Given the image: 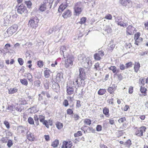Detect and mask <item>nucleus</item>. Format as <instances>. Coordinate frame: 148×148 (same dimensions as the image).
Masks as SVG:
<instances>
[{"label":"nucleus","mask_w":148,"mask_h":148,"mask_svg":"<svg viewBox=\"0 0 148 148\" xmlns=\"http://www.w3.org/2000/svg\"><path fill=\"white\" fill-rule=\"evenodd\" d=\"M74 61V57L71 56L67 57L65 61V66L66 68H71L73 65V62Z\"/></svg>","instance_id":"nucleus-4"},{"label":"nucleus","mask_w":148,"mask_h":148,"mask_svg":"<svg viewBox=\"0 0 148 148\" xmlns=\"http://www.w3.org/2000/svg\"><path fill=\"white\" fill-rule=\"evenodd\" d=\"M15 104L9 105L8 106L7 109L10 111H12L15 110Z\"/></svg>","instance_id":"nucleus-23"},{"label":"nucleus","mask_w":148,"mask_h":148,"mask_svg":"<svg viewBox=\"0 0 148 148\" xmlns=\"http://www.w3.org/2000/svg\"><path fill=\"white\" fill-rule=\"evenodd\" d=\"M82 135V134L81 131H78L76 133H75L74 134L75 137H77L81 136Z\"/></svg>","instance_id":"nucleus-42"},{"label":"nucleus","mask_w":148,"mask_h":148,"mask_svg":"<svg viewBox=\"0 0 148 148\" xmlns=\"http://www.w3.org/2000/svg\"><path fill=\"white\" fill-rule=\"evenodd\" d=\"M42 124L45 125L46 127L48 128L49 127V125L48 124V123L47 121V120H44L43 122H42Z\"/></svg>","instance_id":"nucleus-59"},{"label":"nucleus","mask_w":148,"mask_h":148,"mask_svg":"<svg viewBox=\"0 0 148 148\" xmlns=\"http://www.w3.org/2000/svg\"><path fill=\"white\" fill-rule=\"evenodd\" d=\"M146 129V127L143 126L139 127H136L134 128L135 135L140 137L143 136V133L145 132Z\"/></svg>","instance_id":"nucleus-1"},{"label":"nucleus","mask_w":148,"mask_h":148,"mask_svg":"<svg viewBox=\"0 0 148 148\" xmlns=\"http://www.w3.org/2000/svg\"><path fill=\"white\" fill-rule=\"evenodd\" d=\"M38 111L37 108L35 107H32L30 108V113H35Z\"/></svg>","instance_id":"nucleus-32"},{"label":"nucleus","mask_w":148,"mask_h":148,"mask_svg":"<svg viewBox=\"0 0 148 148\" xmlns=\"http://www.w3.org/2000/svg\"><path fill=\"white\" fill-rule=\"evenodd\" d=\"M140 33L139 32H137L136 33L134 36V39H136V38H140Z\"/></svg>","instance_id":"nucleus-63"},{"label":"nucleus","mask_w":148,"mask_h":148,"mask_svg":"<svg viewBox=\"0 0 148 148\" xmlns=\"http://www.w3.org/2000/svg\"><path fill=\"white\" fill-rule=\"evenodd\" d=\"M96 129L97 131H100L102 130V127L101 125H98L96 127Z\"/></svg>","instance_id":"nucleus-57"},{"label":"nucleus","mask_w":148,"mask_h":148,"mask_svg":"<svg viewBox=\"0 0 148 148\" xmlns=\"http://www.w3.org/2000/svg\"><path fill=\"white\" fill-rule=\"evenodd\" d=\"M25 76L27 78V79L30 81L32 80V76L31 74L30 73L26 74Z\"/></svg>","instance_id":"nucleus-41"},{"label":"nucleus","mask_w":148,"mask_h":148,"mask_svg":"<svg viewBox=\"0 0 148 148\" xmlns=\"http://www.w3.org/2000/svg\"><path fill=\"white\" fill-rule=\"evenodd\" d=\"M44 137L47 141H48L50 140V137L49 135H45L44 136Z\"/></svg>","instance_id":"nucleus-64"},{"label":"nucleus","mask_w":148,"mask_h":148,"mask_svg":"<svg viewBox=\"0 0 148 148\" xmlns=\"http://www.w3.org/2000/svg\"><path fill=\"white\" fill-rule=\"evenodd\" d=\"M123 134V133L122 131H119L118 132V138L121 136Z\"/></svg>","instance_id":"nucleus-60"},{"label":"nucleus","mask_w":148,"mask_h":148,"mask_svg":"<svg viewBox=\"0 0 148 148\" xmlns=\"http://www.w3.org/2000/svg\"><path fill=\"white\" fill-rule=\"evenodd\" d=\"M106 31H107L108 33H109L112 32V29L110 26H106V28L105 29Z\"/></svg>","instance_id":"nucleus-58"},{"label":"nucleus","mask_w":148,"mask_h":148,"mask_svg":"<svg viewBox=\"0 0 148 148\" xmlns=\"http://www.w3.org/2000/svg\"><path fill=\"white\" fill-rule=\"evenodd\" d=\"M4 38H5L11 36V35L9 34V32H8V30L4 33L3 34Z\"/></svg>","instance_id":"nucleus-38"},{"label":"nucleus","mask_w":148,"mask_h":148,"mask_svg":"<svg viewBox=\"0 0 148 148\" xmlns=\"http://www.w3.org/2000/svg\"><path fill=\"white\" fill-rule=\"evenodd\" d=\"M1 142L2 143H6L7 142L6 137H3L0 140Z\"/></svg>","instance_id":"nucleus-56"},{"label":"nucleus","mask_w":148,"mask_h":148,"mask_svg":"<svg viewBox=\"0 0 148 148\" xmlns=\"http://www.w3.org/2000/svg\"><path fill=\"white\" fill-rule=\"evenodd\" d=\"M81 106V101L79 100L76 101V108H79Z\"/></svg>","instance_id":"nucleus-48"},{"label":"nucleus","mask_w":148,"mask_h":148,"mask_svg":"<svg viewBox=\"0 0 148 148\" xmlns=\"http://www.w3.org/2000/svg\"><path fill=\"white\" fill-rule=\"evenodd\" d=\"M59 143V140H56L52 143L51 145L54 147H56L58 146Z\"/></svg>","instance_id":"nucleus-27"},{"label":"nucleus","mask_w":148,"mask_h":148,"mask_svg":"<svg viewBox=\"0 0 148 148\" xmlns=\"http://www.w3.org/2000/svg\"><path fill=\"white\" fill-rule=\"evenodd\" d=\"M94 68L95 70H98L99 69V64L98 63L95 64Z\"/></svg>","instance_id":"nucleus-53"},{"label":"nucleus","mask_w":148,"mask_h":148,"mask_svg":"<svg viewBox=\"0 0 148 148\" xmlns=\"http://www.w3.org/2000/svg\"><path fill=\"white\" fill-rule=\"evenodd\" d=\"M104 18L108 20H111L112 18V16L110 14L106 15Z\"/></svg>","instance_id":"nucleus-61"},{"label":"nucleus","mask_w":148,"mask_h":148,"mask_svg":"<svg viewBox=\"0 0 148 148\" xmlns=\"http://www.w3.org/2000/svg\"><path fill=\"white\" fill-rule=\"evenodd\" d=\"M66 112L68 114L71 115L73 114V110L71 109L68 108L66 110Z\"/></svg>","instance_id":"nucleus-43"},{"label":"nucleus","mask_w":148,"mask_h":148,"mask_svg":"<svg viewBox=\"0 0 148 148\" xmlns=\"http://www.w3.org/2000/svg\"><path fill=\"white\" fill-rule=\"evenodd\" d=\"M73 117L74 119V120L75 121L78 120L80 118V117L79 116V115L77 114H74Z\"/></svg>","instance_id":"nucleus-39"},{"label":"nucleus","mask_w":148,"mask_h":148,"mask_svg":"<svg viewBox=\"0 0 148 148\" xmlns=\"http://www.w3.org/2000/svg\"><path fill=\"white\" fill-rule=\"evenodd\" d=\"M140 67V64L138 62H135L134 67V71L137 73L139 71Z\"/></svg>","instance_id":"nucleus-19"},{"label":"nucleus","mask_w":148,"mask_h":148,"mask_svg":"<svg viewBox=\"0 0 148 148\" xmlns=\"http://www.w3.org/2000/svg\"><path fill=\"white\" fill-rule=\"evenodd\" d=\"M109 69L111 70L112 71L113 73H115L116 71V68L114 66H110Z\"/></svg>","instance_id":"nucleus-52"},{"label":"nucleus","mask_w":148,"mask_h":148,"mask_svg":"<svg viewBox=\"0 0 148 148\" xmlns=\"http://www.w3.org/2000/svg\"><path fill=\"white\" fill-rule=\"evenodd\" d=\"M132 145L131 141L130 139H128L125 143L124 145L127 147H129Z\"/></svg>","instance_id":"nucleus-29"},{"label":"nucleus","mask_w":148,"mask_h":148,"mask_svg":"<svg viewBox=\"0 0 148 148\" xmlns=\"http://www.w3.org/2000/svg\"><path fill=\"white\" fill-rule=\"evenodd\" d=\"M143 38L141 37L136 39H135V44L137 45H138V43L141 42L143 41Z\"/></svg>","instance_id":"nucleus-33"},{"label":"nucleus","mask_w":148,"mask_h":148,"mask_svg":"<svg viewBox=\"0 0 148 148\" xmlns=\"http://www.w3.org/2000/svg\"><path fill=\"white\" fill-rule=\"evenodd\" d=\"M52 88L54 90H58L59 88L60 87L58 84H53Z\"/></svg>","instance_id":"nucleus-35"},{"label":"nucleus","mask_w":148,"mask_h":148,"mask_svg":"<svg viewBox=\"0 0 148 148\" xmlns=\"http://www.w3.org/2000/svg\"><path fill=\"white\" fill-rule=\"evenodd\" d=\"M84 123L86 125H90L91 123V121L89 119H86L84 120Z\"/></svg>","instance_id":"nucleus-34"},{"label":"nucleus","mask_w":148,"mask_h":148,"mask_svg":"<svg viewBox=\"0 0 148 148\" xmlns=\"http://www.w3.org/2000/svg\"><path fill=\"white\" fill-rule=\"evenodd\" d=\"M18 28L17 25H14L9 27L7 29L9 34L12 36L14 33L16 32Z\"/></svg>","instance_id":"nucleus-7"},{"label":"nucleus","mask_w":148,"mask_h":148,"mask_svg":"<svg viewBox=\"0 0 148 148\" xmlns=\"http://www.w3.org/2000/svg\"><path fill=\"white\" fill-rule=\"evenodd\" d=\"M11 47V45L10 44L7 43L5 44L4 46V49L6 50V52L4 53V54H5L8 52H9V48Z\"/></svg>","instance_id":"nucleus-28"},{"label":"nucleus","mask_w":148,"mask_h":148,"mask_svg":"<svg viewBox=\"0 0 148 148\" xmlns=\"http://www.w3.org/2000/svg\"><path fill=\"white\" fill-rule=\"evenodd\" d=\"M117 24L123 27H126V23H124L123 21H120L119 22H117Z\"/></svg>","instance_id":"nucleus-45"},{"label":"nucleus","mask_w":148,"mask_h":148,"mask_svg":"<svg viewBox=\"0 0 148 148\" xmlns=\"http://www.w3.org/2000/svg\"><path fill=\"white\" fill-rule=\"evenodd\" d=\"M37 65L40 68L42 67L43 66V62L42 61H39L37 63Z\"/></svg>","instance_id":"nucleus-51"},{"label":"nucleus","mask_w":148,"mask_h":148,"mask_svg":"<svg viewBox=\"0 0 148 148\" xmlns=\"http://www.w3.org/2000/svg\"><path fill=\"white\" fill-rule=\"evenodd\" d=\"M119 3L121 5L127 8L131 7L132 5V3L130 0H120Z\"/></svg>","instance_id":"nucleus-5"},{"label":"nucleus","mask_w":148,"mask_h":148,"mask_svg":"<svg viewBox=\"0 0 148 148\" xmlns=\"http://www.w3.org/2000/svg\"><path fill=\"white\" fill-rule=\"evenodd\" d=\"M18 61L21 65H22L23 64V61L21 58H18Z\"/></svg>","instance_id":"nucleus-62"},{"label":"nucleus","mask_w":148,"mask_h":148,"mask_svg":"<svg viewBox=\"0 0 148 148\" xmlns=\"http://www.w3.org/2000/svg\"><path fill=\"white\" fill-rule=\"evenodd\" d=\"M25 9V7L23 4H21L18 7L17 12L20 14H22L24 12Z\"/></svg>","instance_id":"nucleus-15"},{"label":"nucleus","mask_w":148,"mask_h":148,"mask_svg":"<svg viewBox=\"0 0 148 148\" xmlns=\"http://www.w3.org/2000/svg\"><path fill=\"white\" fill-rule=\"evenodd\" d=\"M39 118L40 121L42 123L45 120V117L42 115H40L39 116Z\"/></svg>","instance_id":"nucleus-37"},{"label":"nucleus","mask_w":148,"mask_h":148,"mask_svg":"<svg viewBox=\"0 0 148 148\" xmlns=\"http://www.w3.org/2000/svg\"><path fill=\"white\" fill-rule=\"evenodd\" d=\"M63 104L65 107H67L69 105L68 101L67 99L64 100L63 102Z\"/></svg>","instance_id":"nucleus-54"},{"label":"nucleus","mask_w":148,"mask_h":148,"mask_svg":"<svg viewBox=\"0 0 148 148\" xmlns=\"http://www.w3.org/2000/svg\"><path fill=\"white\" fill-rule=\"evenodd\" d=\"M50 70L48 69H46L44 71V76L46 78L50 76Z\"/></svg>","instance_id":"nucleus-25"},{"label":"nucleus","mask_w":148,"mask_h":148,"mask_svg":"<svg viewBox=\"0 0 148 148\" xmlns=\"http://www.w3.org/2000/svg\"><path fill=\"white\" fill-rule=\"evenodd\" d=\"M46 9V5L45 3L41 4L40 6L39 10L41 12H43Z\"/></svg>","instance_id":"nucleus-21"},{"label":"nucleus","mask_w":148,"mask_h":148,"mask_svg":"<svg viewBox=\"0 0 148 148\" xmlns=\"http://www.w3.org/2000/svg\"><path fill=\"white\" fill-rule=\"evenodd\" d=\"M136 29L131 26H129L127 28V33L129 35L133 34L135 32Z\"/></svg>","instance_id":"nucleus-11"},{"label":"nucleus","mask_w":148,"mask_h":148,"mask_svg":"<svg viewBox=\"0 0 148 148\" xmlns=\"http://www.w3.org/2000/svg\"><path fill=\"white\" fill-rule=\"evenodd\" d=\"M79 60L81 61L82 60L85 63H86L88 66L89 67L91 65L92 62L91 61V58L90 57H87L85 58L84 55H80L78 56Z\"/></svg>","instance_id":"nucleus-3"},{"label":"nucleus","mask_w":148,"mask_h":148,"mask_svg":"<svg viewBox=\"0 0 148 148\" xmlns=\"http://www.w3.org/2000/svg\"><path fill=\"white\" fill-rule=\"evenodd\" d=\"M38 19L36 18L31 19L28 22V26L32 29H36L38 26Z\"/></svg>","instance_id":"nucleus-2"},{"label":"nucleus","mask_w":148,"mask_h":148,"mask_svg":"<svg viewBox=\"0 0 148 148\" xmlns=\"http://www.w3.org/2000/svg\"><path fill=\"white\" fill-rule=\"evenodd\" d=\"M79 79H80L81 83H84V80L85 79V74L84 69L82 68L79 69Z\"/></svg>","instance_id":"nucleus-8"},{"label":"nucleus","mask_w":148,"mask_h":148,"mask_svg":"<svg viewBox=\"0 0 148 148\" xmlns=\"http://www.w3.org/2000/svg\"><path fill=\"white\" fill-rule=\"evenodd\" d=\"M106 92L105 89H101L98 91V93L99 95H102L104 94Z\"/></svg>","instance_id":"nucleus-31"},{"label":"nucleus","mask_w":148,"mask_h":148,"mask_svg":"<svg viewBox=\"0 0 148 148\" xmlns=\"http://www.w3.org/2000/svg\"><path fill=\"white\" fill-rule=\"evenodd\" d=\"M82 9L81 3H77L75 5L74 10L75 15L77 16L79 15L80 14L82 11Z\"/></svg>","instance_id":"nucleus-6"},{"label":"nucleus","mask_w":148,"mask_h":148,"mask_svg":"<svg viewBox=\"0 0 148 148\" xmlns=\"http://www.w3.org/2000/svg\"><path fill=\"white\" fill-rule=\"evenodd\" d=\"M109 110L108 108L106 107H104L103 110V114L105 115L106 116L108 117L110 116L109 114Z\"/></svg>","instance_id":"nucleus-20"},{"label":"nucleus","mask_w":148,"mask_h":148,"mask_svg":"<svg viewBox=\"0 0 148 148\" xmlns=\"http://www.w3.org/2000/svg\"><path fill=\"white\" fill-rule=\"evenodd\" d=\"M13 145L12 140H9L8 141L7 145L8 147H10Z\"/></svg>","instance_id":"nucleus-36"},{"label":"nucleus","mask_w":148,"mask_h":148,"mask_svg":"<svg viewBox=\"0 0 148 148\" xmlns=\"http://www.w3.org/2000/svg\"><path fill=\"white\" fill-rule=\"evenodd\" d=\"M28 122L30 124L33 125L34 124V120L31 117H30L28 118Z\"/></svg>","instance_id":"nucleus-40"},{"label":"nucleus","mask_w":148,"mask_h":148,"mask_svg":"<svg viewBox=\"0 0 148 148\" xmlns=\"http://www.w3.org/2000/svg\"><path fill=\"white\" fill-rule=\"evenodd\" d=\"M146 78L142 77L139 79V82L141 83H146Z\"/></svg>","instance_id":"nucleus-49"},{"label":"nucleus","mask_w":148,"mask_h":148,"mask_svg":"<svg viewBox=\"0 0 148 148\" xmlns=\"http://www.w3.org/2000/svg\"><path fill=\"white\" fill-rule=\"evenodd\" d=\"M94 58L96 60H99L101 59L98 53L95 54L94 55Z\"/></svg>","instance_id":"nucleus-47"},{"label":"nucleus","mask_w":148,"mask_h":148,"mask_svg":"<svg viewBox=\"0 0 148 148\" xmlns=\"http://www.w3.org/2000/svg\"><path fill=\"white\" fill-rule=\"evenodd\" d=\"M56 125L58 129H61L63 127L62 123L59 122H56Z\"/></svg>","instance_id":"nucleus-30"},{"label":"nucleus","mask_w":148,"mask_h":148,"mask_svg":"<svg viewBox=\"0 0 148 148\" xmlns=\"http://www.w3.org/2000/svg\"><path fill=\"white\" fill-rule=\"evenodd\" d=\"M27 138L29 141H34L35 139L34 134L30 132L27 134Z\"/></svg>","instance_id":"nucleus-16"},{"label":"nucleus","mask_w":148,"mask_h":148,"mask_svg":"<svg viewBox=\"0 0 148 148\" xmlns=\"http://www.w3.org/2000/svg\"><path fill=\"white\" fill-rule=\"evenodd\" d=\"M11 15H8L4 18V20L1 22V25L3 26H6L8 25L10 23Z\"/></svg>","instance_id":"nucleus-9"},{"label":"nucleus","mask_w":148,"mask_h":148,"mask_svg":"<svg viewBox=\"0 0 148 148\" xmlns=\"http://www.w3.org/2000/svg\"><path fill=\"white\" fill-rule=\"evenodd\" d=\"M72 143L70 141H64L63 142L62 148H71Z\"/></svg>","instance_id":"nucleus-10"},{"label":"nucleus","mask_w":148,"mask_h":148,"mask_svg":"<svg viewBox=\"0 0 148 148\" xmlns=\"http://www.w3.org/2000/svg\"><path fill=\"white\" fill-rule=\"evenodd\" d=\"M71 15V11L69 10H66L63 13L62 16L64 18H67L70 17Z\"/></svg>","instance_id":"nucleus-12"},{"label":"nucleus","mask_w":148,"mask_h":148,"mask_svg":"<svg viewBox=\"0 0 148 148\" xmlns=\"http://www.w3.org/2000/svg\"><path fill=\"white\" fill-rule=\"evenodd\" d=\"M116 87L117 86L115 85V84H113L112 85H110L108 89V92L110 94H113Z\"/></svg>","instance_id":"nucleus-13"},{"label":"nucleus","mask_w":148,"mask_h":148,"mask_svg":"<svg viewBox=\"0 0 148 148\" xmlns=\"http://www.w3.org/2000/svg\"><path fill=\"white\" fill-rule=\"evenodd\" d=\"M140 90L141 92L144 95H146L147 89L143 86H141L140 89Z\"/></svg>","instance_id":"nucleus-26"},{"label":"nucleus","mask_w":148,"mask_h":148,"mask_svg":"<svg viewBox=\"0 0 148 148\" xmlns=\"http://www.w3.org/2000/svg\"><path fill=\"white\" fill-rule=\"evenodd\" d=\"M126 121V118L125 117H122L118 120V122L120 123H123Z\"/></svg>","instance_id":"nucleus-46"},{"label":"nucleus","mask_w":148,"mask_h":148,"mask_svg":"<svg viewBox=\"0 0 148 148\" xmlns=\"http://www.w3.org/2000/svg\"><path fill=\"white\" fill-rule=\"evenodd\" d=\"M15 106V110L21 112L24 109L23 107L20 104L16 103Z\"/></svg>","instance_id":"nucleus-18"},{"label":"nucleus","mask_w":148,"mask_h":148,"mask_svg":"<svg viewBox=\"0 0 148 148\" xmlns=\"http://www.w3.org/2000/svg\"><path fill=\"white\" fill-rule=\"evenodd\" d=\"M57 82H60L63 79V73H62L57 74L56 78Z\"/></svg>","instance_id":"nucleus-17"},{"label":"nucleus","mask_w":148,"mask_h":148,"mask_svg":"<svg viewBox=\"0 0 148 148\" xmlns=\"http://www.w3.org/2000/svg\"><path fill=\"white\" fill-rule=\"evenodd\" d=\"M25 4L26 5L27 7L29 8H30L32 5V3L30 1H25Z\"/></svg>","instance_id":"nucleus-44"},{"label":"nucleus","mask_w":148,"mask_h":148,"mask_svg":"<svg viewBox=\"0 0 148 148\" xmlns=\"http://www.w3.org/2000/svg\"><path fill=\"white\" fill-rule=\"evenodd\" d=\"M18 89L16 88H10L8 90V93L9 94H12L17 92Z\"/></svg>","instance_id":"nucleus-22"},{"label":"nucleus","mask_w":148,"mask_h":148,"mask_svg":"<svg viewBox=\"0 0 148 148\" xmlns=\"http://www.w3.org/2000/svg\"><path fill=\"white\" fill-rule=\"evenodd\" d=\"M5 125L6 128L8 129H9L10 128V125L9 123L7 121H5L3 123Z\"/></svg>","instance_id":"nucleus-50"},{"label":"nucleus","mask_w":148,"mask_h":148,"mask_svg":"<svg viewBox=\"0 0 148 148\" xmlns=\"http://www.w3.org/2000/svg\"><path fill=\"white\" fill-rule=\"evenodd\" d=\"M66 8V6L65 5L63 4H62L60 6L58 9V11L59 12H61L64 10Z\"/></svg>","instance_id":"nucleus-24"},{"label":"nucleus","mask_w":148,"mask_h":148,"mask_svg":"<svg viewBox=\"0 0 148 148\" xmlns=\"http://www.w3.org/2000/svg\"><path fill=\"white\" fill-rule=\"evenodd\" d=\"M86 18L85 17H82L81 19V21L79 23L81 24H84L85 22Z\"/></svg>","instance_id":"nucleus-55"},{"label":"nucleus","mask_w":148,"mask_h":148,"mask_svg":"<svg viewBox=\"0 0 148 148\" xmlns=\"http://www.w3.org/2000/svg\"><path fill=\"white\" fill-rule=\"evenodd\" d=\"M66 88V95H70L74 93V88L73 87L67 86Z\"/></svg>","instance_id":"nucleus-14"}]
</instances>
